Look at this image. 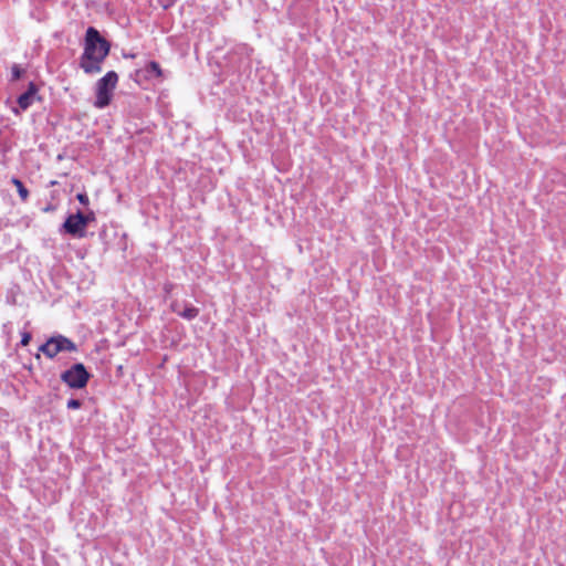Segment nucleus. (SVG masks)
I'll list each match as a JSON object with an SVG mask.
<instances>
[{
	"label": "nucleus",
	"mask_w": 566,
	"mask_h": 566,
	"mask_svg": "<svg viewBox=\"0 0 566 566\" xmlns=\"http://www.w3.org/2000/svg\"><path fill=\"white\" fill-rule=\"evenodd\" d=\"M171 310L172 312L177 313L179 316L186 318V319H193L198 316L199 310L195 306H186L182 311L179 308V303L174 302L171 303Z\"/></svg>",
	"instance_id": "0eeeda50"
},
{
	"label": "nucleus",
	"mask_w": 566,
	"mask_h": 566,
	"mask_svg": "<svg viewBox=\"0 0 566 566\" xmlns=\"http://www.w3.org/2000/svg\"><path fill=\"white\" fill-rule=\"evenodd\" d=\"M118 75L114 71L107 72L96 83V99L94 106L97 108H104L109 105L113 96V92L117 85Z\"/></svg>",
	"instance_id": "f03ea898"
},
{
	"label": "nucleus",
	"mask_w": 566,
	"mask_h": 566,
	"mask_svg": "<svg viewBox=\"0 0 566 566\" xmlns=\"http://www.w3.org/2000/svg\"><path fill=\"white\" fill-rule=\"evenodd\" d=\"M24 70L18 65L13 64L11 67V81H18L23 75Z\"/></svg>",
	"instance_id": "9d476101"
},
{
	"label": "nucleus",
	"mask_w": 566,
	"mask_h": 566,
	"mask_svg": "<svg viewBox=\"0 0 566 566\" xmlns=\"http://www.w3.org/2000/svg\"><path fill=\"white\" fill-rule=\"evenodd\" d=\"M11 182L15 186L21 200L27 201L29 198V190L24 187L23 182L18 178H12Z\"/></svg>",
	"instance_id": "6e6552de"
},
{
	"label": "nucleus",
	"mask_w": 566,
	"mask_h": 566,
	"mask_svg": "<svg viewBox=\"0 0 566 566\" xmlns=\"http://www.w3.org/2000/svg\"><path fill=\"white\" fill-rule=\"evenodd\" d=\"M63 229L66 233L76 237L84 238L86 232V220L84 213L78 211L74 214H70L63 223Z\"/></svg>",
	"instance_id": "39448f33"
},
{
	"label": "nucleus",
	"mask_w": 566,
	"mask_h": 566,
	"mask_svg": "<svg viewBox=\"0 0 566 566\" xmlns=\"http://www.w3.org/2000/svg\"><path fill=\"white\" fill-rule=\"evenodd\" d=\"M76 199L84 206H87L90 202L86 193H77Z\"/></svg>",
	"instance_id": "ddd939ff"
},
{
	"label": "nucleus",
	"mask_w": 566,
	"mask_h": 566,
	"mask_svg": "<svg viewBox=\"0 0 566 566\" xmlns=\"http://www.w3.org/2000/svg\"><path fill=\"white\" fill-rule=\"evenodd\" d=\"M31 338H32V336H31V334L29 332H23L21 334V345L22 346L29 345Z\"/></svg>",
	"instance_id": "9b49d317"
},
{
	"label": "nucleus",
	"mask_w": 566,
	"mask_h": 566,
	"mask_svg": "<svg viewBox=\"0 0 566 566\" xmlns=\"http://www.w3.org/2000/svg\"><path fill=\"white\" fill-rule=\"evenodd\" d=\"M61 379L71 388H84L90 379V374L83 364L73 365L61 375Z\"/></svg>",
	"instance_id": "20e7f679"
},
{
	"label": "nucleus",
	"mask_w": 566,
	"mask_h": 566,
	"mask_svg": "<svg viewBox=\"0 0 566 566\" xmlns=\"http://www.w3.org/2000/svg\"><path fill=\"white\" fill-rule=\"evenodd\" d=\"M81 406H82V402L77 399H70L67 401L69 409H78V408H81Z\"/></svg>",
	"instance_id": "f8f14e48"
},
{
	"label": "nucleus",
	"mask_w": 566,
	"mask_h": 566,
	"mask_svg": "<svg viewBox=\"0 0 566 566\" xmlns=\"http://www.w3.org/2000/svg\"><path fill=\"white\" fill-rule=\"evenodd\" d=\"M84 219L86 220V226H87L91 221L95 220L94 213L90 212L87 214H84Z\"/></svg>",
	"instance_id": "4468645a"
},
{
	"label": "nucleus",
	"mask_w": 566,
	"mask_h": 566,
	"mask_svg": "<svg viewBox=\"0 0 566 566\" xmlns=\"http://www.w3.org/2000/svg\"><path fill=\"white\" fill-rule=\"evenodd\" d=\"M39 350L48 358H54L61 352H75L76 345L65 336H53L41 345Z\"/></svg>",
	"instance_id": "7ed1b4c3"
},
{
	"label": "nucleus",
	"mask_w": 566,
	"mask_h": 566,
	"mask_svg": "<svg viewBox=\"0 0 566 566\" xmlns=\"http://www.w3.org/2000/svg\"><path fill=\"white\" fill-rule=\"evenodd\" d=\"M36 93H38V87H36V85L33 82H31L29 84V87H28L27 92L21 94L19 96V98H18L19 107L22 111L28 109L33 104V102L35 99V96H36Z\"/></svg>",
	"instance_id": "423d86ee"
},
{
	"label": "nucleus",
	"mask_w": 566,
	"mask_h": 566,
	"mask_svg": "<svg viewBox=\"0 0 566 566\" xmlns=\"http://www.w3.org/2000/svg\"><path fill=\"white\" fill-rule=\"evenodd\" d=\"M109 50V42L95 28L90 27L86 31L84 52L80 62L83 71L87 74L101 72V65L108 55Z\"/></svg>",
	"instance_id": "f257e3e1"
},
{
	"label": "nucleus",
	"mask_w": 566,
	"mask_h": 566,
	"mask_svg": "<svg viewBox=\"0 0 566 566\" xmlns=\"http://www.w3.org/2000/svg\"><path fill=\"white\" fill-rule=\"evenodd\" d=\"M146 70H147V72L153 73L156 77L163 76V70H161L159 63H157L156 61L149 62L147 64Z\"/></svg>",
	"instance_id": "1a4fd4ad"
}]
</instances>
